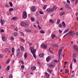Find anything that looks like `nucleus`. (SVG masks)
I'll list each match as a JSON object with an SVG mask.
<instances>
[{"label":"nucleus","instance_id":"13d9d810","mask_svg":"<svg viewBox=\"0 0 78 78\" xmlns=\"http://www.w3.org/2000/svg\"><path fill=\"white\" fill-rule=\"evenodd\" d=\"M37 27H38L39 29H41V27H40V26H39V25H38Z\"/></svg>","mask_w":78,"mask_h":78},{"label":"nucleus","instance_id":"7c9ffc66","mask_svg":"<svg viewBox=\"0 0 78 78\" xmlns=\"http://www.w3.org/2000/svg\"><path fill=\"white\" fill-rule=\"evenodd\" d=\"M54 11V10L53 8H51L50 9V12H53Z\"/></svg>","mask_w":78,"mask_h":78},{"label":"nucleus","instance_id":"aec40b11","mask_svg":"<svg viewBox=\"0 0 78 78\" xmlns=\"http://www.w3.org/2000/svg\"><path fill=\"white\" fill-rule=\"evenodd\" d=\"M50 22H51V23H53L54 22V20H49Z\"/></svg>","mask_w":78,"mask_h":78},{"label":"nucleus","instance_id":"5fc2aeb1","mask_svg":"<svg viewBox=\"0 0 78 78\" xmlns=\"http://www.w3.org/2000/svg\"><path fill=\"white\" fill-rule=\"evenodd\" d=\"M20 33L21 35H22V36H24V34H23V33L20 32Z\"/></svg>","mask_w":78,"mask_h":78},{"label":"nucleus","instance_id":"bf43d9fd","mask_svg":"<svg viewBox=\"0 0 78 78\" xmlns=\"http://www.w3.org/2000/svg\"><path fill=\"white\" fill-rule=\"evenodd\" d=\"M67 2L68 3H70V1L69 0H67Z\"/></svg>","mask_w":78,"mask_h":78},{"label":"nucleus","instance_id":"c85d7f7f","mask_svg":"<svg viewBox=\"0 0 78 78\" xmlns=\"http://www.w3.org/2000/svg\"><path fill=\"white\" fill-rule=\"evenodd\" d=\"M55 37V34H52V39H54V37Z\"/></svg>","mask_w":78,"mask_h":78},{"label":"nucleus","instance_id":"a878e982","mask_svg":"<svg viewBox=\"0 0 78 78\" xmlns=\"http://www.w3.org/2000/svg\"><path fill=\"white\" fill-rule=\"evenodd\" d=\"M26 31L27 32V33H31V31L29 29H27L26 30Z\"/></svg>","mask_w":78,"mask_h":78},{"label":"nucleus","instance_id":"473e14b6","mask_svg":"<svg viewBox=\"0 0 78 78\" xmlns=\"http://www.w3.org/2000/svg\"><path fill=\"white\" fill-rule=\"evenodd\" d=\"M47 5H44V7L43 8V9H45L46 8H47Z\"/></svg>","mask_w":78,"mask_h":78},{"label":"nucleus","instance_id":"2eb2a0df","mask_svg":"<svg viewBox=\"0 0 78 78\" xmlns=\"http://www.w3.org/2000/svg\"><path fill=\"white\" fill-rule=\"evenodd\" d=\"M53 9L54 10H55V9H57V6H53Z\"/></svg>","mask_w":78,"mask_h":78},{"label":"nucleus","instance_id":"b1692460","mask_svg":"<svg viewBox=\"0 0 78 78\" xmlns=\"http://www.w3.org/2000/svg\"><path fill=\"white\" fill-rule=\"evenodd\" d=\"M60 23V20H57V24L59 25Z\"/></svg>","mask_w":78,"mask_h":78},{"label":"nucleus","instance_id":"5701e85b","mask_svg":"<svg viewBox=\"0 0 78 78\" xmlns=\"http://www.w3.org/2000/svg\"><path fill=\"white\" fill-rule=\"evenodd\" d=\"M58 54L59 55V58H62V55H61V53H58Z\"/></svg>","mask_w":78,"mask_h":78},{"label":"nucleus","instance_id":"69168bd1","mask_svg":"<svg viewBox=\"0 0 78 78\" xmlns=\"http://www.w3.org/2000/svg\"><path fill=\"white\" fill-rule=\"evenodd\" d=\"M3 55H0V58H2V57H3Z\"/></svg>","mask_w":78,"mask_h":78},{"label":"nucleus","instance_id":"4be33fe9","mask_svg":"<svg viewBox=\"0 0 78 78\" xmlns=\"http://www.w3.org/2000/svg\"><path fill=\"white\" fill-rule=\"evenodd\" d=\"M40 33H41L42 34H43L44 33H45V31H44V30H41L40 31Z\"/></svg>","mask_w":78,"mask_h":78},{"label":"nucleus","instance_id":"2f4dec72","mask_svg":"<svg viewBox=\"0 0 78 78\" xmlns=\"http://www.w3.org/2000/svg\"><path fill=\"white\" fill-rule=\"evenodd\" d=\"M50 9H48L47 10H46V11L47 12H50Z\"/></svg>","mask_w":78,"mask_h":78},{"label":"nucleus","instance_id":"ea45409f","mask_svg":"<svg viewBox=\"0 0 78 78\" xmlns=\"http://www.w3.org/2000/svg\"><path fill=\"white\" fill-rule=\"evenodd\" d=\"M39 13L40 14H44V12L40 11Z\"/></svg>","mask_w":78,"mask_h":78},{"label":"nucleus","instance_id":"09e8293b","mask_svg":"<svg viewBox=\"0 0 78 78\" xmlns=\"http://www.w3.org/2000/svg\"><path fill=\"white\" fill-rule=\"evenodd\" d=\"M53 62H54L57 63L58 62V61L57 60H54L53 61Z\"/></svg>","mask_w":78,"mask_h":78},{"label":"nucleus","instance_id":"1a4fd4ad","mask_svg":"<svg viewBox=\"0 0 78 78\" xmlns=\"http://www.w3.org/2000/svg\"><path fill=\"white\" fill-rule=\"evenodd\" d=\"M20 48L18 49L17 51V56H19V55H20Z\"/></svg>","mask_w":78,"mask_h":78},{"label":"nucleus","instance_id":"393cba45","mask_svg":"<svg viewBox=\"0 0 78 78\" xmlns=\"http://www.w3.org/2000/svg\"><path fill=\"white\" fill-rule=\"evenodd\" d=\"M20 48H21V50H24V48L22 46H21L20 47Z\"/></svg>","mask_w":78,"mask_h":78},{"label":"nucleus","instance_id":"6ab92c4d","mask_svg":"<svg viewBox=\"0 0 78 78\" xmlns=\"http://www.w3.org/2000/svg\"><path fill=\"white\" fill-rule=\"evenodd\" d=\"M69 31V29H66L65 31L64 32V33H67V32H68Z\"/></svg>","mask_w":78,"mask_h":78},{"label":"nucleus","instance_id":"052dcab7","mask_svg":"<svg viewBox=\"0 0 78 78\" xmlns=\"http://www.w3.org/2000/svg\"><path fill=\"white\" fill-rule=\"evenodd\" d=\"M10 39H12V40H14V37H11V38H10Z\"/></svg>","mask_w":78,"mask_h":78},{"label":"nucleus","instance_id":"de8ad7c7","mask_svg":"<svg viewBox=\"0 0 78 78\" xmlns=\"http://www.w3.org/2000/svg\"><path fill=\"white\" fill-rule=\"evenodd\" d=\"M9 78H12V74H11L9 76Z\"/></svg>","mask_w":78,"mask_h":78},{"label":"nucleus","instance_id":"a18cd8bd","mask_svg":"<svg viewBox=\"0 0 78 78\" xmlns=\"http://www.w3.org/2000/svg\"><path fill=\"white\" fill-rule=\"evenodd\" d=\"M58 27H59V28H61V27H62V24H59L58 25Z\"/></svg>","mask_w":78,"mask_h":78},{"label":"nucleus","instance_id":"6e6552de","mask_svg":"<svg viewBox=\"0 0 78 78\" xmlns=\"http://www.w3.org/2000/svg\"><path fill=\"white\" fill-rule=\"evenodd\" d=\"M0 22L2 25H3V24H5V21L2 19H1L0 20Z\"/></svg>","mask_w":78,"mask_h":78},{"label":"nucleus","instance_id":"4d7b16f0","mask_svg":"<svg viewBox=\"0 0 78 78\" xmlns=\"http://www.w3.org/2000/svg\"><path fill=\"white\" fill-rule=\"evenodd\" d=\"M73 61L74 62H76V60L74 58Z\"/></svg>","mask_w":78,"mask_h":78},{"label":"nucleus","instance_id":"a19ab883","mask_svg":"<svg viewBox=\"0 0 78 78\" xmlns=\"http://www.w3.org/2000/svg\"><path fill=\"white\" fill-rule=\"evenodd\" d=\"M72 33V31L70 30L69 32L67 34H66L67 35V34H71V33Z\"/></svg>","mask_w":78,"mask_h":78},{"label":"nucleus","instance_id":"ddd939ff","mask_svg":"<svg viewBox=\"0 0 78 78\" xmlns=\"http://www.w3.org/2000/svg\"><path fill=\"white\" fill-rule=\"evenodd\" d=\"M54 66V65H53L52 64H51L49 65V67L50 68H53Z\"/></svg>","mask_w":78,"mask_h":78},{"label":"nucleus","instance_id":"bb28decb","mask_svg":"<svg viewBox=\"0 0 78 78\" xmlns=\"http://www.w3.org/2000/svg\"><path fill=\"white\" fill-rule=\"evenodd\" d=\"M62 25L64 26V27H65V26H66V24L65 23H64V22L63 21L62 23Z\"/></svg>","mask_w":78,"mask_h":78},{"label":"nucleus","instance_id":"a211bd4d","mask_svg":"<svg viewBox=\"0 0 78 78\" xmlns=\"http://www.w3.org/2000/svg\"><path fill=\"white\" fill-rule=\"evenodd\" d=\"M17 17H13L12 18V19L13 20H17Z\"/></svg>","mask_w":78,"mask_h":78},{"label":"nucleus","instance_id":"6e6d98bb","mask_svg":"<svg viewBox=\"0 0 78 78\" xmlns=\"http://www.w3.org/2000/svg\"><path fill=\"white\" fill-rule=\"evenodd\" d=\"M64 14H65L64 12H63L61 14H60V15H62V16H63V15H64Z\"/></svg>","mask_w":78,"mask_h":78},{"label":"nucleus","instance_id":"f257e3e1","mask_svg":"<svg viewBox=\"0 0 78 78\" xmlns=\"http://www.w3.org/2000/svg\"><path fill=\"white\" fill-rule=\"evenodd\" d=\"M30 49L32 53L33 54L34 57L35 59H36V49H34V48L32 47H30Z\"/></svg>","mask_w":78,"mask_h":78},{"label":"nucleus","instance_id":"cd10ccee","mask_svg":"<svg viewBox=\"0 0 78 78\" xmlns=\"http://www.w3.org/2000/svg\"><path fill=\"white\" fill-rule=\"evenodd\" d=\"M62 48L60 49L58 51V53H61V51H62Z\"/></svg>","mask_w":78,"mask_h":78},{"label":"nucleus","instance_id":"c9c22d12","mask_svg":"<svg viewBox=\"0 0 78 78\" xmlns=\"http://www.w3.org/2000/svg\"><path fill=\"white\" fill-rule=\"evenodd\" d=\"M48 71L49 73H51V71H52L51 69H48Z\"/></svg>","mask_w":78,"mask_h":78},{"label":"nucleus","instance_id":"774afa93","mask_svg":"<svg viewBox=\"0 0 78 78\" xmlns=\"http://www.w3.org/2000/svg\"><path fill=\"white\" fill-rule=\"evenodd\" d=\"M75 14H76V16H78V13H76Z\"/></svg>","mask_w":78,"mask_h":78},{"label":"nucleus","instance_id":"412c9836","mask_svg":"<svg viewBox=\"0 0 78 78\" xmlns=\"http://www.w3.org/2000/svg\"><path fill=\"white\" fill-rule=\"evenodd\" d=\"M27 55H28V54H27V53H25L24 55V57H25V58L26 59L27 58Z\"/></svg>","mask_w":78,"mask_h":78},{"label":"nucleus","instance_id":"f3484780","mask_svg":"<svg viewBox=\"0 0 78 78\" xmlns=\"http://www.w3.org/2000/svg\"><path fill=\"white\" fill-rule=\"evenodd\" d=\"M2 39L3 41H5V40H6V38H5V37L4 36L2 37Z\"/></svg>","mask_w":78,"mask_h":78},{"label":"nucleus","instance_id":"603ef678","mask_svg":"<svg viewBox=\"0 0 78 78\" xmlns=\"http://www.w3.org/2000/svg\"><path fill=\"white\" fill-rule=\"evenodd\" d=\"M14 36H17V33L16 32L14 33Z\"/></svg>","mask_w":78,"mask_h":78},{"label":"nucleus","instance_id":"72a5a7b5","mask_svg":"<svg viewBox=\"0 0 78 78\" xmlns=\"http://www.w3.org/2000/svg\"><path fill=\"white\" fill-rule=\"evenodd\" d=\"M9 10L10 11H14V9L13 8H11L9 9Z\"/></svg>","mask_w":78,"mask_h":78},{"label":"nucleus","instance_id":"864d4df0","mask_svg":"<svg viewBox=\"0 0 78 78\" xmlns=\"http://www.w3.org/2000/svg\"><path fill=\"white\" fill-rule=\"evenodd\" d=\"M5 31H4V30L3 29H1V32L2 33V32H4Z\"/></svg>","mask_w":78,"mask_h":78},{"label":"nucleus","instance_id":"49530a36","mask_svg":"<svg viewBox=\"0 0 78 78\" xmlns=\"http://www.w3.org/2000/svg\"><path fill=\"white\" fill-rule=\"evenodd\" d=\"M31 20L32 21H34V18H31Z\"/></svg>","mask_w":78,"mask_h":78},{"label":"nucleus","instance_id":"58836bf2","mask_svg":"<svg viewBox=\"0 0 78 78\" xmlns=\"http://www.w3.org/2000/svg\"><path fill=\"white\" fill-rule=\"evenodd\" d=\"M7 71H8V70H9V66H7V69H6Z\"/></svg>","mask_w":78,"mask_h":78},{"label":"nucleus","instance_id":"4c0bfd02","mask_svg":"<svg viewBox=\"0 0 78 78\" xmlns=\"http://www.w3.org/2000/svg\"><path fill=\"white\" fill-rule=\"evenodd\" d=\"M14 50H15L14 48H12V52H14Z\"/></svg>","mask_w":78,"mask_h":78},{"label":"nucleus","instance_id":"9b49d317","mask_svg":"<svg viewBox=\"0 0 78 78\" xmlns=\"http://www.w3.org/2000/svg\"><path fill=\"white\" fill-rule=\"evenodd\" d=\"M76 58V53L73 54V59H75Z\"/></svg>","mask_w":78,"mask_h":78},{"label":"nucleus","instance_id":"37998d69","mask_svg":"<svg viewBox=\"0 0 78 78\" xmlns=\"http://www.w3.org/2000/svg\"><path fill=\"white\" fill-rule=\"evenodd\" d=\"M20 40L22 42H25V40L23 38H21Z\"/></svg>","mask_w":78,"mask_h":78},{"label":"nucleus","instance_id":"4468645a","mask_svg":"<svg viewBox=\"0 0 78 78\" xmlns=\"http://www.w3.org/2000/svg\"><path fill=\"white\" fill-rule=\"evenodd\" d=\"M52 46H53V47H58V45L56 44H53L52 45Z\"/></svg>","mask_w":78,"mask_h":78},{"label":"nucleus","instance_id":"f03ea898","mask_svg":"<svg viewBox=\"0 0 78 78\" xmlns=\"http://www.w3.org/2000/svg\"><path fill=\"white\" fill-rule=\"evenodd\" d=\"M23 19H26L27 17V12L24 11L23 13Z\"/></svg>","mask_w":78,"mask_h":78},{"label":"nucleus","instance_id":"8fccbe9b","mask_svg":"<svg viewBox=\"0 0 78 78\" xmlns=\"http://www.w3.org/2000/svg\"><path fill=\"white\" fill-rule=\"evenodd\" d=\"M21 68L22 69H24V66L23 65H22L21 66Z\"/></svg>","mask_w":78,"mask_h":78},{"label":"nucleus","instance_id":"39448f33","mask_svg":"<svg viewBox=\"0 0 78 78\" xmlns=\"http://www.w3.org/2000/svg\"><path fill=\"white\" fill-rule=\"evenodd\" d=\"M20 25L22 27H25L26 26V23L24 22H22L20 23Z\"/></svg>","mask_w":78,"mask_h":78},{"label":"nucleus","instance_id":"e433bc0d","mask_svg":"<svg viewBox=\"0 0 78 78\" xmlns=\"http://www.w3.org/2000/svg\"><path fill=\"white\" fill-rule=\"evenodd\" d=\"M10 5L11 7H12V6H13V5L12 4V2H10Z\"/></svg>","mask_w":78,"mask_h":78},{"label":"nucleus","instance_id":"680f3d73","mask_svg":"<svg viewBox=\"0 0 78 78\" xmlns=\"http://www.w3.org/2000/svg\"><path fill=\"white\" fill-rule=\"evenodd\" d=\"M20 62H21V63H22L23 64H24L23 62L22 61L20 60Z\"/></svg>","mask_w":78,"mask_h":78},{"label":"nucleus","instance_id":"f704fd0d","mask_svg":"<svg viewBox=\"0 0 78 78\" xmlns=\"http://www.w3.org/2000/svg\"><path fill=\"white\" fill-rule=\"evenodd\" d=\"M8 50H9V49L8 48H6L5 50V52H6V51H8Z\"/></svg>","mask_w":78,"mask_h":78},{"label":"nucleus","instance_id":"0eeeda50","mask_svg":"<svg viewBox=\"0 0 78 78\" xmlns=\"http://www.w3.org/2000/svg\"><path fill=\"white\" fill-rule=\"evenodd\" d=\"M41 47L42 48H43L44 49H45V48H47V46L45 44H42L41 45Z\"/></svg>","mask_w":78,"mask_h":78},{"label":"nucleus","instance_id":"20e7f679","mask_svg":"<svg viewBox=\"0 0 78 78\" xmlns=\"http://www.w3.org/2000/svg\"><path fill=\"white\" fill-rule=\"evenodd\" d=\"M36 8L34 7H33L30 9L31 11L32 12H35L36 11Z\"/></svg>","mask_w":78,"mask_h":78},{"label":"nucleus","instance_id":"c756f323","mask_svg":"<svg viewBox=\"0 0 78 78\" xmlns=\"http://www.w3.org/2000/svg\"><path fill=\"white\" fill-rule=\"evenodd\" d=\"M66 7L67 8H69V9L70 8V7L69 6V5L68 4L66 5Z\"/></svg>","mask_w":78,"mask_h":78},{"label":"nucleus","instance_id":"f8f14e48","mask_svg":"<svg viewBox=\"0 0 78 78\" xmlns=\"http://www.w3.org/2000/svg\"><path fill=\"white\" fill-rule=\"evenodd\" d=\"M36 69V67L35 66H33L31 68V70H35Z\"/></svg>","mask_w":78,"mask_h":78},{"label":"nucleus","instance_id":"338daca9","mask_svg":"<svg viewBox=\"0 0 78 78\" xmlns=\"http://www.w3.org/2000/svg\"><path fill=\"white\" fill-rule=\"evenodd\" d=\"M67 69H66L65 70V73H67Z\"/></svg>","mask_w":78,"mask_h":78},{"label":"nucleus","instance_id":"dca6fc26","mask_svg":"<svg viewBox=\"0 0 78 78\" xmlns=\"http://www.w3.org/2000/svg\"><path fill=\"white\" fill-rule=\"evenodd\" d=\"M44 54L43 53H42L39 55V56L40 58H41L42 57H43V56H44Z\"/></svg>","mask_w":78,"mask_h":78},{"label":"nucleus","instance_id":"0e129e2a","mask_svg":"<svg viewBox=\"0 0 78 78\" xmlns=\"http://www.w3.org/2000/svg\"><path fill=\"white\" fill-rule=\"evenodd\" d=\"M72 64H71L70 66V68L71 69H72Z\"/></svg>","mask_w":78,"mask_h":78},{"label":"nucleus","instance_id":"3c124183","mask_svg":"<svg viewBox=\"0 0 78 78\" xmlns=\"http://www.w3.org/2000/svg\"><path fill=\"white\" fill-rule=\"evenodd\" d=\"M77 3H78V0H76L75 4L76 5H77Z\"/></svg>","mask_w":78,"mask_h":78},{"label":"nucleus","instance_id":"c03bdc74","mask_svg":"<svg viewBox=\"0 0 78 78\" xmlns=\"http://www.w3.org/2000/svg\"><path fill=\"white\" fill-rule=\"evenodd\" d=\"M29 25H30V23H28L27 24H26V27H28Z\"/></svg>","mask_w":78,"mask_h":78},{"label":"nucleus","instance_id":"423d86ee","mask_svg":"<svg viewBox=\"0 0 78 78\" xmlns=\"http://www.w3.org/2000/svg\"><path fill=\"white\" fill-rule=\"evenodd\" d=\"M47 62H49L51 60V57L50 56H48L46 59Z\"/></svg>","mask_w":78,"mask_h":78},{"label":"nucleus","instance_id":"7ed1b4c3","mask_svg":"<svg viewBox=\"0 0 78 78\" xmlns=\"http://www.w3.org/2000/svg\"><path fill=\"white\" fill-rule=\"evenodd\" d=\"M73 48L74 50H76V51H77V52H78V46L76 45H74L73 46Z\"/></svg>","mask_w":78,"mask_h":78},{"label":"nucleus","instance_id":"e2e57ef3","mask_svg":"<svg viewBox=\"0 0 78 78\" xmlns=\"http://www.w3.org/2000/svg\"><path fill=\"white\" fill-rule=\"evenodd\" d=\"M67 35L66 34L63 37V38H65V37H66V36H67Z\"/></svg>","mask_w":78,"mask_h":78},{"label":"nucleus","instance_id":"9d476101","mask_svg":"<svg viewBox=\"0 0 78 78\" xmlns=\"http://www.w3.org/2000/svg\"><path fill=\"white\" fill-rule=\"evenodd\" d=\"M45 75L47 78H49L50 77V75L48 74V73H45Z\"/></svg>","mask_w":78,"mask_h":78},{"label":"nucleus","instance_id":"79ce46f5","mask_svg":"<svg viewBox=\"0 0 78 78\" xmlns=\"http://www.w3.org/2000/svg\"><path fill=\"white\" fill-rule=\"evenodd\" d=\"M74 35H75V32H73V33H72V37H73Z\"/></svg>","mask_w":78,"mask_h":78}]
</instances>
